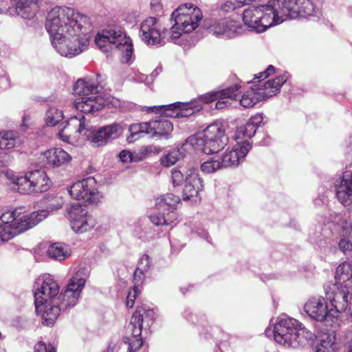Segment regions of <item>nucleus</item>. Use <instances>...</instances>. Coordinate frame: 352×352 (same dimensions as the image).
Masks as SVG:
<instances>
[{
    "instance_id": "423d86ee",
    "label": "nucleus",
    "mask_w": 352,
    "mask_h": 352,
    "mask_svg": "<svg viewBox=\"0 0 352 352\" xmlns=\"http://www.w3.org/2000/svg\"><path fill=\"white\" fill-rule=\"evenodd\" d=\"M202 17V12L197 6L192 3L179 6L171 14L175 23L168 30V40L176 43L182 34L192 32L198 27Z\"/></svg>"
},
{
    "instance_id": "473e14b6",
    "label": "nucleus",
    "mask_w": 352,
    "mask_h": 352,
    "mask_svg": "<svg viewBox=\"0 0 352 352\" xmlns=\"http://www.w3.org/2000/svg\"><path fill=\"white\" fill-rule=\"evenodd\" d=\"M40 158L43 162L41 166L58 167L66 161V152L62 148H54L42 153Z\"/></svg>"
},
{
    "instance_id": "49530a36",
    "label": "nucleus",
    "mask_w": 352,
    "mask_h": 352,
    "mask_svg": "<svg viewBox=\"0 0 352 352\" xmlns=\"http://www.w3.org/2000/svg\"><path fill=\"white\" fill-rule=\"evenodd\" d=\"M325 336L327 337V339H321L320 346L317 349L316 352H329V349L335 342V338L334 336H330L329 335Z\"/></svg>"
},
{
    "instance_id": "aec40b11",
    "label": "nucleus",
    "mask_w": 352,
    "mask_h": 352,
    "mask_svg": "<svg viewBox=\"0 0 352 352\" xmlns=\"http://www.w3.org/2000/svg\"><path fill=\"white\" fill-rule=\"evenodd\" d=\"M66 289L60 291L58 283L51 276L47 275L43 277L42 283L34 294L35 309L39 310L41 305L48 303V302H64L63 294Z\"/></svg>"
},
{
    "instance_id": "6ab92c4d",
    "label": "nucleus",
    "mask_w": 352,
    "mask_h": 352,
    "mask_svg": "<svg viewBox=\"0 0 352 352\" xmlns=\"http://www.w3.org/2000/svg\"><path fill=\"white\" fill-rule=\"evenodd\" d=\"M139 36L148 46H161L168 38V30L162 27L155 17H147L140 24Z\"/></svg>"
},
{
    "instance_id": "2eb2a0df",
    "label": "nucleus",
    "mask_w": 352,
    "mask_h": 352,
    "mask_svg": "<svg viewBox=\"0 0 352 352\" xmlns=\"http://www.w3.org/2000/svg\"><path fill=\"white\" fill-rule=\"evenodd\" d=\"M304 311L313 320L322 322L326 327L338 325L336 311L328 307L327 300L322 296H314L304 305Z\"/></svg>"
},
{
    "instance_id": "c85d7f7f",
    "label": "nucleus",
    "mask_w": 352,
    "mask_h": 352,
    "mask_svg": "<svg viewBox=\"0 0 352 352\" xmlns=\"http://www.w3.org/2000/svg\"><path fill=\"white\" fill-rule=\"evenodd\" d=\"M186 184L183 189V199L189 200L194 199L195 201L198 199L199 192L203 190V180L199 177V175L190 171L186 177Z\"/></svg>"
},
{
    "instance_id": "603ef678",
    "label": "nucleus",
    "mask_w": 352,
    "mask_h": 352,
    "mask_svg": "<svg viewBox=\"0 0 352 352\" xmlns=\"http://www.w3.org/2000/svg\"><path fill=\"white\" fill-rule=\"evenodd\" d=\"M14 6V1L9 0H0V12H6L8 10Z\"/></svg>"
},
{
    "instance_id": "864d4df0",
    "label": "nucleus",
    "mask_w": 352,
    "mask_h": 352,
    "mask_svg": "<svg viewBox=\"0 0 352 352\" xmlns=\"http://www.w3.org/2000/svg\"><path fill=\"white\" fill-rule=\"evenodd\" d=\"M263 113H257L252 116L248 122H250L252 125H254V126L257 129L259 124L263 122Z\"/></svg>"
},
{
    "instance_id": "f3484780",
    "label": "nucleus",
    "mask_w": 352,
    "mask_h": 352,
    "mask_svg": "<svg viewBox=\"0 0 352 352\" xmlns=\"http://www.w3.org/2000/svg\"><path fill=\"white\" fill-rule=\"evenodd\" d=\"M275 68L272 65H269L265 71L259 73V74L255 75L254 81V87L256 88L258 92V97L261 100H267L268 98L278 94L283 85L287 81L289 75L287 73H285L278 77L269 80L264 83L261 84V80L265 79L271 74H274Z\"/></svg>"
},
{
    "instance_id": "ddd939ff",
    "label": "nucleus",
    "mask_w": 352,
    "mask_h": 352,
    "mask_svg": "<svg viewBox=\"0 0 352 352\" xmlns=\"http://www.w3.org/2000/svg\"><path fill=\"white\" fill-rule=\"evenodd\" d=\"M12 184V188L20 193L38 194L47 191L52 182L45 171L34 170L13 178Z\"/></svg>"
},
{
    "instance_id": "393cba45",
    "label": "nucleus",
    "mask_w": 352,
    "mask_h": 352,
    "mask_svg": "<svg viewBox=\"0 0 352 352\" xmlns=\"http://www.w3.org/2000/svg\"><path fill=\"white\" fill-rule=\"evenodd\" d=\"M252 144L247 140L234 145L231 150H226L221 158L224 168L238 166L245 160Z\"/></svg>"
},
{
    "instance_id": "7ed1b4c3",
    "label": "nucleus",
    "mask_w": 352,
    "mask_h": 352,
    "mask_svg": "<svg viewBox=\"0 0 352 352\" xmlns=\"http://www.w3.org/2000/svg\"><path fill=\"white\" fill-rule=\"evenodd\" d=\"M274 340L286 347L298 348L311 340L313 334L297 320L286 316L277 318L274 325Z\"/></svg>"
},
{
    "instance_id": "1a4fd4ad",
    "label": "nucleus",
    "mask_w": 352,
    "mask_h": 352,
    "mask_svg": "<svg viewBox=\"0 0 352 352\" xmlns=\"http://www.w3.org/2000/svg\"><path fill=\"white\" fill-rule=\"evenodd\" d=\"M270 4L269 1L265 5L249 6L244 10L243 21L250 31L261 33L279 24L276 10L272 9Z\"/></svg>"
},
{
    "instance_id": "a211bd4d",
    "label": "nucleus",
    "mask_w": 352,
    "mask_h": 352,
    "mask_svg": "<svg viewBox=\"0 0 352 352\" xmlns=\"http://www.w3.org/2000/svg\"><path fill=\"white\" fill-rule=\"evenodd\" d=\"M325 290L327 300L331 309L336 311L337 318L340 312H347L352 317V285L335 283Z\"/></svg>"
},
{
    "instance_id": "4468645a",
    "label": "nucleus",
    "mask_w": 352,
    "mask_h": 352,
    "mask_svg": "<svg viewBox=\"0 0 352 352\" xmlns=\"http://www.w3.org/2000/svg\"><path fill=\"white\" fill-rule=\"evenodd\" d=\"M179 201L180 198L172 193H167L157 197L155 201L157 213L150 215L151 221L155 226H175L177 219L175 206Z\"/></svg>"
},
{
    "instance_id": "3c124183",
    "label": "nucleus",
    "mask_w": 352,
    "mask_h": 352,
    "mask_svg": "<svg viewBox=\"0 0 352 352\" xmlns=\"http://www.w3.org/2000/svg\"><path fill=\"white\" fill-rule=\"evenodd\" d=\"M34 352H55V349L52 345L47 346L45 343L39 342L35 344Z\"/></svg>"
},
{
    "instance_id": "338daca9",
    "label": "nucleus",
    "mask_w": 352,
    "mask_h": 352,
    "mask_svg": "<svg viewBox=\"0 0 352 352\" xmlns=\"http://www.w3.org/2000/svg\"><path fill=\"white\" fill-rule=\"evenodd\" d=\"M206 239H207V241H208V242H210V241H209V237H208V236H207V237H206Z\"/></svg>"
},
{
    "instance_id": "5701e85b",
    "label": "nucleus",
    "mask_w": 352,
    "mask_h": 352,
    "mask_svg": "<svg viewBox=\"0 0 352 352\" xmlns=\"http://www.w3.org/2000/svg\"><path fill=\"white\" fill-rule=\"evenodd\" d=\"M87 278V270L79 268L67 283V308L74 307L80 296Z\"/></svg>"
},
{
    "instance_id": "f704fd0d",
    "label": "nucleus",
    "mask_w": 352,
    "mask_h": 352,
    "mask_svg": "<svg viewBox=\"0 0 352 352\" xmlns=\"http://www.w3.org/2000/svg\"><path fill=\"white\" fill-rule=\"evenodd\" d=\"M329 229L333 230L334 233H338L339 236L342 231V236H347L352 239V221L349 219L342 218V216L338 215L334 222L329 225Z\"/></svg>"
},
{
    "instance_id": "a878e982",
    "label": "nucleus",
    "mask_w": 352,
    "mask_h": 352,
    "mask_svg": "<svg viewBox=\"0 0 352 352\" xmlns=\"http://www.w3.org/2000/svg\"><path fill=\"white\" fill-rule=\"evenodd\" d=\"M335 192L338 201L344 206L352 205V171L343 173L334 182Z\"/></svg>"
},
{
    "instance_id": "7c9ffc66",
    "label": "nucleus",
    "mask_w": 352,
    "mask_h": 352,
    "mask_svg": "<svg viewBox=\"0 0 352 352\" xmlns=\"http://www.w3.org/2000/svg\"><path fill=\"white\" fill-rule=\"evenodd\" d=\"M14 1L15 10L18 16L25 19H33L39 8L38 0H10Z\"/></svg>"
},
{
    "instance_id": "2f4dec72",
    "label": "nucleus",
    "mask_w": 352,
    "mask_h": 352,
    "mask_svg": "<svg viewBox=\"0 0 352 352\" xmlns=\"http://www.w3.org/2000/svg\"><path fill=\"white\" fill-rule=\"evenodd\" d=\"M98 83L91 78L78 79L74 85L73 91L74 94L82 96L99 95Z\"/></svg>"
},
{
    "instance_id": "20e7f679",
    "label": "nucleus",
    "mask_w": 352,
    "mask_h": 352,
    "mask_svg": "<svg viewBox=\"0 0 352 352\" xmlns=\"http://www.w3.org/2000/svg\"><path fill=\"white\" fill-rule=\"evenodd\" d=\"M95 43L104 53H108L113 49L121 52L120 60L123 63H131L134 60L132 40L120 28L103 30L96 36Z\"/></svg>"
},
{
    "instance_id": "b1692460",
    "label": "nucleus",
    "mask_w": 352,
    "mask_h": 352,
    "mask_svg": "<svg viewBox=\"0 0 352 352\" xmlns=\"http://www.w3.org/2000/svg\"><path fill=\"white\" fill-rule=\"evenodd\" d=\"M240 88L239 85L235 84L234 86L219 91H210L203 94L199 96V100L204 103H210L218 100L216 103V108L222 109L230 104L228 99L236 100Z\"/></svg>"
},
{
    "instance_id": "6e6d98bb",
    "label": "nucleus",
    "mask_w": 352,
    "mask_h": 352,
    "mask_svg": "<svg viewBox=\"0 0 352 352\" xmlns=\"http://www.w3.org/2000/svg\"><path fill=\"white\" fill-rule=\"evenodd\" d=\"M151 6L155 10H158L161 7V0H151Z\"/></svg>"
},
{
    "instance_id": "e433bc0d",
    "label": "nucleus",
    "mask_w": 352,
    "mask_h": 352,
    "mask_svg": "<svg viewBox=\"0 0 352 352\" xmlns=\"http://www.w3.org/2000/svg\"><path fill=\"white\" fill-rule=\"evenodd\" d=\"M151 267L149 256L144 254L139 260L136 270L133 274L134 280L138 283L142 282L145 274L148 272Z\"/></svg>"
},
{
    "instance_id": "c03bdc74",
    "label": "nucleus",
    "mask_w": 352,
    "mask_h": 352,
    "mask_svg": "<svg viewBox=\"0 0 352 352\" xmlns=\"http://www.w3.org/2000/svg\"><path fill=\"white\" fill-rule=\"evenodd\" d=\"M181 157L178 150H173L161 158V164L166 167L174 165Z\"/></svg>"
},
{
    "instance_id": "de8ad7c7",
    "label": "nucleus",
    "mask_w": 352,
    "mask_h": 352,
    "mask_svg": "<svg viewBox=\"0 0 352 352\" xmlns=\"http://www.w3.org/2000/svg\"><path fill=\"white\" fill-rule=\"evenodd\" d=\"M340 250L344 253L347 254L352 250V239L347 236H343L338 243Z\"/></svg>"
},
{
    "instance_id": "bb28decb",
    "label": "nucleus",
    "mask_w": 352,
    "mask_h": 352,
    "mask_svg": "<svg viewBox=\"0 0 352 352\" xmlns=\"http://www.w3.org/2000/svg\"><path fill=\"white\" fill-rule=\"evenodd\" d=\"M109 99H104L101 95L82 96L74 102L75 108L82 113H94L109 104Z\"/></svg>"
},
{
    "instance_id": "052dcab7",
    "label": "nucleus",
    "mask_w": 352,
    "mask_h": 352,
    "mask_svg": "<svg viewBox=\"0 0 352 352\" xmlns=\"http://www.w3.org/2000/svg\"><path fill=\"white\" fill-rule=\"evenodd\" d=\"M347 153L352 157V140H350V143L347 148Z\"/></svg>"
},
{
    "instance_id": "a18cd8bd",
    "label": "nucleus",
    "mask_w": 352,
    "mask_h": 352,
    "mask_svg": "<svg viewBox=\"0 0 352 352\" xmlns=\"http://www.w3.org/2000/svg\"><path fill=\"white\" fill-rule=\"evenodd\" d=\"M256 128L250 122H248L244 126L238 129V135H242L243 138H251L256 131Z\"/></svg>"
},
{
    "instance_id": "72a5a7b5",
    "label": "nucleus",
    "mask_w": 352,
    "mask_h": 352,
    "mask_svg": "<svg viewBox=\"0 0 352 352\" xmlns=\"http://www.w3.org/2000/svg\"><path fill=\"white\" fill-rule=\"evenodd\" d=\"M338 237L339 234L334 233L329 226L327 229L323 230L322 236L316 242V244L321 251L330 252L336 250Z\"/></svg>"
},
{
    "instance_id": "f03ea898",
    "label": "nucleus",
    "mask_w": 352,
    "mask_h": 352,
    "mask_svg": "<svg viewBox=\"0 0 352 352\" xmlns=\"http://www.w3.org/2000/svg\"><path fill=\"white\" fill-rule=\"evenodd\" d=\"M47 217L45 210L21 214L16 210L3 212L0 216V237L8 241L15 236L33 228Z\"/></svg>"
},
{
    "instance_id": "bf43d9fd",
    "label": "nucleus",
    "mask_w": 352,
    "mask_h": 352,
    "mask_svg": "<svg viewBox=\"0 0 352 352\" xmlns=\"http://www.w3.org/2000/svg\"><path fill=\"white\" fill-rule=\"evenodd\" d=\"M65 126H63L57 133V136L60 140L62 141L66 142V136L64 135V129Z\"/></svg>"
},
{
    "instance_id": "680f3d73",
    "label": "nucleus",
    "mask_w": 352,
    "mask_h": 352,
    "mask_svg": "<svg viewBox=\"0 0 352 352\" xmlns=\"http://www.w3.org/2000/svg\"><path fill=\"white\" fill-rule=\"evenodd\" d=\"M8 163V160H0V167L6 166Z\"/></svg>"
},
{
    "instance_id": "412c9836",
    "label": "nucleus",
    "mask_w": 352,
    "mask_h": 352,
    "mask_svg": "<svg viewBox=\"0 0 352 352\" xmlns=\"http://www.w3.org/2000/svg\"><path fill=\"white\" fill-rule=\"evenodd\" d=\"M202 109V104L197 100L188 103L175 102L166 105L143 107L146 112H162L166 117L186 118Z\"/></svg>"
},
{
    "instance_id": "13d9d810",
    "label": "nucleus",
    "mask_w": 352,
    "mask_h": 352,
    "mask_svg": "<svg viewBox=\"0 0 352 352\" xmlns=\"http://www.w3.org/2000/svg\"><path fill=\"white\" fill-rule=\"evenodd\" d=\"M162 71V66H158L156 69L151 74V77L152 78H156L159 74H160Z\"/></svg>"
},
{
    "instance_id": "79ce46f5",
    "label": "nucleus",
    "mask_w": 352,
    "mask_h": 352,
    "mask_svg": "<svg viewBox=\"0 0 352 352\" xmlns=\"http://www.w3.org/2000/svg\"><path fill=\"white\" fill-rule=\"evenodd\" d=\"M223 168L224 167L221 163V160L220 161L219 159L214 160L211 158L204 162L201 165V171L206 174L213 173Z\"/></svg>"
},
{
    "instance_id": "58836bf2",
    "label": "nucleus",
    "mask_w": 352,
    "mask_h": 352,
    "mask_svg": "<svg viewBox=\"0 0 352 352\" xmlns=\"http://www.w3.org/2000/svg\"><path fill=\"white\" fill-rule=\"evenodd\" d=\"M261 100V98H258V92L254 87H251L250 90L247 91L242 96V98L240 100V104L245 108H250Z\"/></svg>"
},
{
    "instance_id": "f8f14e48",
    "label": "nucleus",
    "mask_w": 352,
    "mask_h": 352,
    "mask_svg": "<svg viewBox=\"0 0 352 352\" xmlns=\"http://www.w3.org/2000/svg\"><path fill=\"white\" fill-rule=\"evenodd\" d=\"M65 16L63 9L55 7L47 14L45 22V28L50 35L52 45L63 56H66Z\"/></svg>"
},
{
    "instance_id": "cd10ccee",
    "label": "nucleus",
    "mask_w": 352,
    "mask_h": 352,
    "mask_svg": "<svg viewBox=\"0 0 352 352\" xmlns=\"http://www.w3.org/2000/svg\"><path fill=\"white\" fill-rule=\"evenodd\" d=\"M209 30L217 36L232 38L241 32V27L237 21L230 19H222L213 22V23L210 25Z\"/></svg>"
},
{
    "instance_id": "8fccbe9b",
    "label": "nucleus",
    "mask_w": 352,
    "mask_h": 352,
    "mask_svg": "<svg viewBox=\"0 0 352 352\" xmlns=\"http://www.w3.org/2000/svg\"><path fill=\"white\" fill-rule=\"evenodd\" d=\"M171 177L173 184L176 186H179L184 181V175L180 170L173 169L171 171Z\"/></svg>"
},
{
    "instance_id": "0e129e2a",
    "label": "nucleus",
    "mask_w": 352,
    "mask_h": 352,
    "mask_svg": "<svg viewBox=\"0 0 352 352\" xmlns=\"http://www.w3.org/2000/svg\"><path fill=\"white\" fill-rule=\"evenodd\" d=\"M67 162H69L72 160V157L67 154Z\"/></svg>"
},
{
    "instance_id": "ea45409f",
    "label": "nucleus",
    "mask_w": 352,
    "mask_h": 352,
    "mask_svg": "<svg viewBox=\"0 0 352 352\" xmlns=\"http://www.w3.org/2000/svg\"><path fill=\"white\" fill-rule=\"evenodd\" d=\"M48 257L58 261L64 260L66 257L63 247L61 243H54L51 244L46 252Z\"/></svg>"
},
{
    "instance_id": "e2e57ef3",
    "label": "nucleus",
    "mask_w": 352,
    "mask_h": 352,
    "mask_svg": "<svg viewBox=\"0 0 352 352\" xmlns=\"http://www.w3.org/2000/svg\"><path fill=\"white\" fill-rule=\"evenodd\" d=\"M319 201H320V200H318V199H316V201H316V204H318ZM320 201H321V202H322V204H324V203H325V201H327V199H326V197H322V199H321Z\"/></svg>"
},
{
    "instance_id": "9d476101",
    "label": "nucleus",
    "mask_w": 352,
    "mask_h": 352,
    "mask_svg": "<svg viewBox=\"0 0 352 352\" xmlns=\"http://www.w3.org/2000/svg\"><path fill=\"white\" fill-rule=\"evenodd\" d=\"M85 117L79 115L78 118L72 117L67 120V126L78 124L77 131L85 135L90 141L93 146H103L109 142L119 137L122 132V127L119 124H112L100 128L98 131H92L87 128L83 121Z\"/></svg>"
},
{
    "instance_id": "0eeeda50",
    "label": "nucleus",
    "mask_w": 352,
    "mask_h": 352,
    "mask_svg": "<svg viewBox=\"0 0 352 352\" xmlns=\"http://www.w3.org/2000/svg\"><path fill=\"white\" fill-rule=\"evenodd\" d=\"M154 320L153 309L141 307L135 310L126 327L124 337V342L129 345V352H136L142 346V331L148 330Z\"/></svg>"
},
{
    "instance_id": "c756f323",
    "label": "nucleus",
    "mask_w": 352,
    "mask_h": 352,
    "mask_svg": "<svg viewBox=\"0 0 352 352\" xmlns=\"http://www.w3.org/2000/svg\"><path fill=\"white\" fill-rule=\"evenodd\" d=\"M65 307L64 302H48V303L41 305L39 310L36 309V311L41 314L43 323L50 326L54 323L60 310L64 309Z\"/></svg>"
},
{
    "instance_id": "9b49d317",
    "label": "nucleus",
    "mask_w": 352,
    "mask_h": 352,
    "mask_svg": "<svg viewBox=\"0 0 352 352\" xmlns=\"http://www.w3.org/2000/svg\"><path fill=\"white\" fill-rule=\"evenodd\" d=\"M270 3L272 9L276 10L279 24L289 18L306 17L316 12L311 0H270Z\"/></svg>"
},
{
    "instance_id": "dca6fc26",
    "label": "nucleus",
    "mask_w": 352,
    "mask_h": 352,
    "mask_svg": "<svg viewBox=\"0 0 352 352\" xmlns=\"http://www.w3.org/2000/svg\"><path fill=\"white\" fill-rule=\"evenodd\" d=\"M67 192L71 197L78 201H82L88 205L96 206L102 198V195L97 188V183L93 177L78 180L67 188Z\"/></svg>"
},
{
    "instance_id": "37998d69",
    "label": "nucleus",
    "mask_w": 352,
    "mask_h": 352,
    "mask_svg": "<svg viewBox=\"0 0 352 352\" xmlns=\"http://www.w3.org/2000/svg\"><path fill=\"white\" fill-rule=\"evenodd\" d=\"M63 111L56 108L50 109L46 113L47 125L55 126L63 118Z\"/></svg>"
},
{
    "instance_id": "6e6552de",
    "label": "nucleus",
    "mask_w": 352,
    "mask_h": 352,
    "mask_svg": "<svg viewBox=\"0 0 352 352\" xmlns=\"http://www.w3.org/2000/svg\"><path fill=\"white\" fill-rule=\"evenodd\" d=\"M161 116L157 119L141 123H134L129 126V135L127 136L129 143L142 138L144 135H149L151 138L160 139H168L173 130V124L167 120L162 112Z\"/></svg>"
},
{
    "instance_id": "f257e3e1",
    "label": "nucleus",
    "mask_w": 352,
    "mask_h": 352,
    "mask_svg": "<svg viewBox=\"0 0 352 352\" xmlns=\"http://www.w3.org/2000/svg\"><path fill=\"white\" fill-rule=\"evenodd\" d=\"M92 31L88 16L67 8V58L80 54L87 47Z\"/></svg>"
},
{
    "instance_id": "4c0bfd02",
    "label": "nucleus",
    "mask_w": 352,
    "mask_h": 352,
    "mask_svg": "<svg viewBox=\"0 0 352 352\" xmlns=\"http://www.w3.org/2000/svg\"><path fill=\"white\" fill-rule=\"evenodd\" d=\"M16 133L13 131L0 132V149H11L16 144Z\"/></svg>"
},
{
    "instance_id": "69168bd1",
    "label": "nucleus",
    "mask_w": 352,
    "mask_h": 352,
    "mask_svg": "<svg viewBox=\"0 0 352 352\" xmlns=\"http://www.w3.org/2000/svg\"><path fill=\"white\" fill-rule=\"evenodd\" d=\"M349 12L350 15L352 16V7L349 8Z\"/></svg>"
},
{
    "instance_id": "09e8293b",
    "label": "nucleus",
    "mask_w": 352,
    "mask_h": 352,
    "mask_svg": "<svg viewBox=\"0 0 352 352\" xmlns=\"http://www.w3.org/2000/svg\"><path fill=\"white\" fill-rule=\"evenodd\" d=\"M138 289L137 286H134L133 289L129 291L126 297V306L131 308L134 305V301L138 296Z\"/></svg>"
},
{
    "instance_id": "39448f33",
    "label": "nucleus",
    "mask_w": 352,
    "mask_h": 352,
    "mask_svg": "<svg viewBox=\"0 0 352 352\" xmlns=\"http://www.w3.org/2000/svg\"><path fill=\"white\" fill-rule=\"evenodd\" d=\"M186 143L207 155L217 153L228 143V137L221 123H213L203 131L197 133L186 140Z\"/></svg>"
},
{
    "instance_id": "5fc2aeb1",
    "label": "nucleus",
    "mask_w": 352,
    "mask_h": 352,
    "mask_svg": "<svg viewBox=\"0 0 352 352\" xmlns=\"http://www.w3.org/2000/svg\"><path fill=\"white\" fill-rule=\"evenodd\" d=\"M119 157L123 162H129L132 161V154L129 151H122L119 153Z\"/></svg>"
},
{
    "instance_id": "4be33fe9",
    "label": "nucleus",
    "mask_w": 352,
    "mask_h": 352,
    "mask_svg": "<svg viewBox=\"0 0 352 352\" xmlns=\"http://www.w3.org/2000/svg\"><path fill=\"white\" fill-rule=\"evenodd\" d=\"M69 225L76 233H84L92 230L96 224V219L85 206L74 204L67 212Z\"/></svg>"
},
{
    "instance_id": "4d7b16f0",
    "label": "nucleus",
    "mask_w": 352,
    "mask_h": 352,
    "mask_svg": "<svg viewBox=\"0 0 352 352\" xmlns=\"http://www.w3.org/2000/svg\"><path fill=\"white\" fill-rule=\"evenodd\" d=\"M147 76L143 74H140L134 78V80L137 82H144L147 80Z\"/></svg>"
},
{
    "instance_id": "c9c22d12",
    "label": "nucleus",
    "mask_w": 352,
    "mask_h": 352,
    "mask_svg": "<svg viewBox=\"0 0 352 352\" xmlns=\"http://www.w3.org/2000/svg\"><path fill=\"white\" fill-rule=\"evenodd\" d=\"M336 284L352 285V264L344 262L340 264L335 274Z\"/></svg>"
},
{
    "instance_id": "a19ab883",
    "label": "nucleus",
    "mask_w": 352,
    "mask_h": 352,
    "mask_svg": "<svg viewBox=\"0 0 352 352\" xmlns=\"http://www.w3.org/2000/svg\"><path fill=\"white\" fill-rule=\"evenodd\" d=\"M45 203L47 209L45 210L48 213L49 211H54L60 208L64 204V199L63 196L50 195L45 198Z\"/></svg>"
}]
</instances>
